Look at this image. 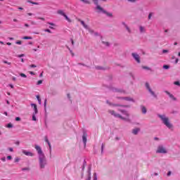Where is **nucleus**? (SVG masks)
<instances>
[{
  "label": "nucleus",
  "instance_id": "53",
  "mask_svg": "<svg viewBox=\"0 0 180 180\" xmlns=\"http://www.w3.org/2000/svg\"><path fill=\"white\" fill-rule=\"evenodd\" d=\"M49 23V25H51V26H54V23H53V22H48Z\"/></svg>",
  "mask_w": 180,
  "mask_h": 180
},
{
  "label": "nucleus",
  "instance_id": "30",
  "mask_svg": "<svg viewBox=\"0 0 180 180\" xmlns=\"http://www.w3.org/2000/svg\"><path fill=\"white\" fill-rule=\"evenodd\" d=\"M15 162H19V161H20V158H15L14 160Z\"/></svg>",
  "mask_w": 180,
  "mask_h": 180
},
{
  "label": "nucleus",
  "instance_id": "41",
  "mask_svg": "<svg viewBox=\"0 0 180 180\" xmlns=\"http://www.w3.org/2000/svg\"><path fill=\"white\" fill-rule=\"evenodd\" d=\"M22 171H29V167L22 168Z\"/></svg>",
  "mask_w": 180,
  "mask_h": 180
},
{
  "label": "nucleus",
  "instance_id": "47",
  "mask_svg": "<svg viewBox=\"0 0 180 180\" xmlns=\"http://www.w3.org/2000/svg\"><path fill=\"white\" fill-rule=\"evenodd\" d=\"M15 144H16V146H19V145L20 144V142L18 141H17L15 143Z\"/></svg>",
  "mask_w": 180,
  "mask_h": 180
},
{
  "label": "nucleus",
  "instance_id": "60",
  "mask_svg": "<svg viewBox=\"0 0 180 180\" xmlns=\"http://www.w3.org/2000/svg\"><path fill=\"white\" fill-rule=\"evenodd\" d=\"M71 41H72V46H74V40L71 39Z\"/></svg>",
  "mask_w": 180,
  "mask_h": 180
},
{
  "label": "nucleus",
  "instance_id": "32",
  "mask_svg": "<svg viewBox=\"0 0 180 180\" xmlns=\"http://www.w3.org/2000/svg\"><path fill=\"white\" fill-rule=\"evenodd\" d=\"M3 63H4V64H8V65H11V62H8V60H4Z\"/></svg>",
  "mask_w": 180,
  "mask_h": 180
},
{
  "label": "nucleus",
  "instance_id": "25",
  "mask_svg": "<svg viewBox=\"0 0 180 180\" xmlns=\"http://www.w3.org/2000/svg\"><path fill=\"white\" fill-rule=\"evenodd\" d=\"M6 127H8V129H11V127H13V125L11 123H9L6 125Z\"/></svg>",
  "mask_w": 180,
  "mask_h": 180
},
{
  "label": "nucleus",
  "instance_id": "57",
  "mask_svg": "<svg viewBox=\"0 0 180 180\" xmlns=\"http://www.w3.org/2000/svg\"><path fill=\"white\" fill-rule=\"evenodd\" d=\"M169 175H171V172H168L167 173V176H169Z\"/></svg>",
  "mask_w": 180,
  "mask_h": 180
},
{
  "label": "nucleus",
  "instance_id": "56",
  "mask_svg": "<svg viewBox=\"0 0 180 180\" xmlns=\"http://www.w3.org/2000/svg\"><path fill=\"white\" fill-rule=\"evenodd\" d=\"M129 2H136V0H128Z\"/></svg>",
  "mask_w": 180,
  "mask_h": 180
},
{
  "label": "nucleus",
  "instance_id": "19",
  "mask_svg": "<svg viewBox=\"0 0 180 180\" xmlns=\"http://www.w3.org/2000/svg\"><path fill=\"white\" fill-rule=\"evenodd\" d=\"M27 2H29L30 4H32V5H39V3L34 2V1H32L30 0H28Z\"/></svg>",
  "mask_w": 180,
  "mask_h": 180
},
{
  "label": "nucleus",
  "instance_id": "23",
  "mask_svg": "<svg viewBox=\"0 0 180 180\" xmlns=\"http://www.w3.org/2000/svg\"><path fill=\"white\" fill-rule=\"evenodd\" d=\"M105 13V15H107V16H108L109 18H112V13H108L105 11V13Z\"/></svg>",
  "mask_w": 180,
  "mask_h": 180
},
{
  "label": "nucleus",
  "instance_id": "3",
  "mask_svg": "<svg viewBox=\"0 0 180 180\" xmlns=\"http://www.w3.org/2000/svg\"><path fill=\"white\" fill-rule=\"evenodd\" d=\"M162 123L167 127L168 129H172V124L169 122V119L165 115H158Z\"/></svg>",
  "mask_w": 180,
  "mask_h": 180
},
{
  "label": "nucleus",
  "instance_id": "27",
  "mask_svg": "<svg viewBox=\"0 0 180 180\" xmlns=\"http://www.w3.org/2000/svg\"><path fill=\"white\" fill-rule=\"evenodd\" d=\"M125 27H126L128 33H131V31L130 30V28H129V27L127 25H125Z\"/></svg>",
  "mask_w": 180,
  "mask_h": 180
},
{
  "label": "nucleus",
  "instance_id": "1",
  "mask_svg": "<svg viewBox=\"0 0 180 180\" xmlns=\"http://www.w3.org/2000/svg\"><path fill=\"white\" fill-rule=\"evenodd\" d=\"M35 150L37 151V154L39 155V167L41 169H44L46 168V165H47V160L46 159V156L41 150V148L38 145H35Z\"/></svg>",
  "mask_w": 180,
  "mask_h": 180
},
{
  "label": "nucleus",
  "instance_id": "21",
  "mask_svg": "<svg viewBox=\"0 0 180 180\" xmlns=\"http://www.w3.org/2000/svg\"><path fill=\"white\" fill-rule=\"evenodd\" d=\"M22 39L24 40H32V37H24Z\"/></svg>",
  "mask_w": 180,
  "mask_h": 180
},
{
  "label": "nucleus",
  "instance_id": "34",
  "mask_svg": "<svg viewBox=\"0 0 180 180\" xmlns=\"http://www.w3.org/2000/svg\"><path fill=\"white\" fill-rule=\"evenodd\" d=\"M41 84H43V80H39L37 83V85H40Z\"/></svg>",
  "mask_w": 180,
  "mask_h": 180
},
{
  "label": "nucleus",
  "instance_id": "50",
  "mask_svg": "<svg viewBox=\"0 0 180 180\" xmlns=\"http://www.w3.org/2000/svg\"><path fill=\"white\" fill-rule=\"evenodd\" d=\"M106 102H107L108 105H109L110 106H112V103H110V102H109V101H107Z\"/></svg>",
  "mask_w": 180,
  "mask_h": 180
},
{
  "label": "nucleus",
  "instance_id": "28",
  "mask_svg": "<svg viewBox=\"0 0 180 180\" xmlns=\"http://www.w3.org/2000/svg\"><path fill=\"white\" fill-rule=\"evenodd\" d=\"M103 44H104V46H106L107 47H109V46H110L109 42L103 41Z\"/></svg>",
  "mask_w": 180,
  "mask_h": 180
},
{
  "label": "nucleus",
  "instance_id": "18",
  "mask_svg": "<svg viewBox=\"0 0 180 180\" xmlns=\"http://www.w3.org/2000/svg\"><path fill=\"white\" fill-rule=\"evenodd\" d=\"M88 172H89V176L86 180H91V169H89Z\"/></svg>",
  "mask_w": 180,
  "mask_h": 180
},
{
  "label": "nucleus",
  "instance_id": "15",
  "mask_svg": "<svg viewBox=\"0 0 180 180\" xmlns=\"http://www.w3.org/2000/svg\"><path fill=\"white\" fill-rule=\"evenodd\" d=\"M45 141L49 146V149L51 150V144H50V141H49V138H47V136H45Z\"/></svg>",
  "mask_w": 180,
  "mask_h": 180
},
{
  "label": "nucleus",
  "instance_id": "40",
  "mask_svg": "<svg viewBox=\"0 0 180 180\" xmlns=\"http://www.w3.org/2000/svg\"><path fill=\"white\" fill-rule=\"evenodd\" d=\"M15 44L20 45L22 44V41H17Z\"/></svg>",
  "mask_w": 180,
  "mask_h": 180
},
{
  "label": "nucleus",
  "instance_id": "37",
  "mask_svg": "<svg viewBox=\"0 0 180 180\" xmlns=\"http://www.w3.org/2000/svg\"><path fill=\"white\" fill-rule=\"evenodd\" d=\"M15 121H16V122H20V117H15Z\"/></svg>",
  "mask_w": 180,
  "mask_h": 180
},
{
  "label": "nucleus",
  "instance_id": "44",
  "mask_svg": "<svg viewBox=\"0 0 180 180\" xmlns=\"http://www.w3.org/2000/svg\"><path fill=\"white\" fill-rule=\"evenodd\" d=\"M37 19H39L40 20H45V19L44 18H41V17H38Z\"/></svg>",
  "mask_w": 180,
  "mask_h": 180
},
{
  "label": "nucleus",
  "instance_id": "26",
  "mask_svg": "<svg viewBox=\"0 0 180 180\" xmlns=\"http://www.w3.org/2000/svg\"><path fill=\"white\" fill-rule=\"evenodd\" d=\"M80 1H82V2H84V4H91V3L89 2V1H88V0H80Z\"/></svg>",
  "mask_w": 180,
  "mask_h": 180
},
{
  "label": "nucleus",
  "instance_id": "61",
  "mask_svg": "<svg viewBox=\"0 0 180 180\" xmlns=\"http://www.w3.org/2000/svg\"><path fill=\"white\" fill-rule=\"evenodd\" d=\"M13 81H16V77H13Z\"/></svg>",
  "mask_w": 180,
  "mask_h": 180
},
{
  "label": "nucleus",
  "instance_id": "14",
  "mask_svg": "<svg viewBox=\"0 0 180 180\" xmlns=\"http://www.w3.org/2000/svg\"><path fill=\"white\" fill-rule=\"evenodd\" d=\"M139 31L141 33H146V27L139 26Z\"/></svg>",
  "mask_w": 180,
  "mask_h": 180
},
{
  "label": "nucleus",
  "instance_id": "20",
  "mask_svg": "<svg viewBox=\"0 0 180 180\" xmlns=\"http://www.w3.org/2000/svg\"><path fill=\"white\" fill-rule=\"evenodd\" d=\"M32 120L34 122H36L37 120V119L36 118V114L34 113L32 114Z\"/></svg>",
  "mask_w": 180,
  "mask_h": 180
},
{
  "label": "nucleus",
  "instance_id": "22",
  "mask_svg": "<svg viewBox=\"0 0 180 180\" xmlns=\"http://www.w3.org/2000/svg\"><path fill=\"white\" fill-rule=\"evenodd\" d=\"M37 99L39 105H41V99H40V96H37Z\"/></svg>",
  "mask_w": 180,
  "mask_h": 180
},
{
  "label": "nucleus",
  "instance_id": "33",
  "mask_svg": "<svg viewBox=\"0 0 180 180\" xmlns=\"http://www.w3.org/2000/svg\"><path fill=\"white\" fill-rule=\"evenodd\" d=\"M163 68H164L165 70H168V69L169 68V65H163Z\"/></svg>",
  "mask_w": 180,
  "mask_h": 180
},
{
  "label": "nucleus",
  "instance_id": "29",
  "mask_svg": "<svg viewBox=\"0 0 180 180\" xmlns=\"http://www.w3.org/2000/svg\"><path fill=\"white\" fill-rule=\"evenodd\" d=\"M20 75L22 77V78H27V76H26V75H25L24 73H20Z\"/></svg>",
  "mask_w": 180,
  "mask_h": 180
},
{
  "label": "nucleus",
  "instance_id": "12",
  "mask_svg": "<svg viewBox=\"0 0 180 180\" xmlns=\"http://www.w3.org/2000/svg\"><path fill=\"white\" fill-rule=\"evenodd\" d=\"M166 94L169 96V98L171 99H172V101H176V98H175V96H174V95H172L171 93H169V91H165Z\"/></svg>",
  "mask_w": 180,
  "mask_h": 180
},
{
  "label": "nucleus",
  "instance_id": "38",
  "mask_svg": "<svg viewBox=\"0 0 180 180\" xmlns=\"http://www.w3.org/2000/svg\"><path fill=\"white\" fill-rule=\"evenodd\" d=\"M46 106H47V100L45 99V101H44V109H46Z\"/></svg>",
  "mask_w": 180,
  "mask_h": 180
},
{
  "label": "nucleus",
  "instance_id": "35",
  "mask_svg": "<svg viewBox=\"0 0 180 180\" xmlns=\"http://www.w3.org/2000/svg\"><path fill=\"white\" fill-rule=\"evenodd\" d=\"M97 179H98V178L96 176V173H94V180H97Z\"/></svg>",
  "mask_w": 180,
  "mask_h": 180
},
{
  "label": "nucleus",
  "instance_id": "9",
  "mask_svg": "<svg viewBox=\"0 0 180 180\" xmlns=\"http://www.w3.org/2000/svg\"><path fill=\"white\" fill-rule=\"evenodd\" d=\"M132 57H134V60H136L139 63H140V56L136 53H132Z\"/></svg>",
  "mask_w": 180,
  "mask_h": 180
},
{
  "label": "nucleus",
  "instance_id": "48",
  "mask_svg": "<svg viewBox=\"0 0 180 180\" xmlns=\"http://www.w3.org/2000/svg\"><path fill=\"white\" fill-rule=\"evenodd\" d=\"M8 86H10V88H11L12 89H13L14 88L13 84H8Z\"/></svg>",
  "mask_w": 180,
  "mask_h": 180
},
{
  "label": "nucleus",
  "instance_id": "64",
  "mask_svg": "<svg viewBox=\"0 0 180 180\" xmlns=\"http://www.w3.org/2000/svg\"><path fill=\"white\" fill-rule=\"evenodd\" d=\"M9 40H13V38L10 37V38H9Z\"/></svg>",
  "mask_w": 180,
  "mask_h": 180
},
{
  "label": "nucleus",
  "instance_id": "55",
  "mask_svg": "<svg viewBox=\"0 0 180 180\" xmlns=\"http://www.w3.org/2000/svg\"><path fill=\"white\" fill-rule=\"evenodd\" d=\"M30 75H34V72H30Z\"/></svg>",
  "mask_w": 180,
  "mask_h": 180
},
{
  "label": "nucleus",
  "instance_id": "2",
  "mask_svg": "<svg viewBox=\"0 0 180 180\" xmlns=\"http://www.w3.org/2000/svg\"><path fill=\"white\" fill-rule=\"evenodd\" d=\"M120 111L121 112V113H122V115H124V116H127V118L123 117L120 114L116 113V112H115L114 110H110L108 112L109 113H110V115H112V116H114V117H118L119 119H122V120H126V122H130V119H129V112L124 110H120Z\"/></svg>",
  "mask_w": 180,
  "mask_h": 180
},
{
  "label": "nucleus",
  "instance_id": "10",
  "mask_svg": "<svg viewBox=\"0 0 180 180\" xmlns=\"http://www.w3.org/2000/svg\"><path fill=\"white\" fill-rule=\"evenodd\" d=\"M86 137H88V134H86V133H85V132L83 133L82 140H83L84 147H85V146H86V141H87Z\"/></svg>",
  "mask_w": 180,
  "mask_h": 180
},
{
  "label": "nucleus",
  "instance_id": "6",
  "mask_svg": "<svg viewBox=\"0 0 180 180\" xmlns=\"http://www.w3.org/2000/svg\"><path fill=\"white\" fill-rule=\"evenodd\" d=\"M57 13H58V15H60L61 16L65 17V19L68 22H69V23H71V19H70V18H68V16H67V15H65V12H64V10H61V9L58 10V11H57Z\"/></svg>",
  "mask_w": 180,
  "mask_h": 180
},
{
  "label": "nucleus",
  "instance_id": "8",
  "mask_svg": "<svg viewBox=\"0 0 180 180\" xmlns=\"http://www.w3.org/2000/svg\"><path fill=\"white\" fill-rule=\"evenodd\" d=\"M22 154H25V155H27L28 157H33L34 154L30 151H27L26 150H22Z\"/></svg>",
  "mask_w": 180,
  "mask_h": 180
},
{
  "label": "nucleus",
  "instance_id": "39",
  "mask_svg": "<svg viewBox=\"0 0 180 180\" xmlns=\"http://www.w3.org/2000/svg\"><path fill=\"white\" fill-rule=\"evenodd\" d=\"M174 85H178L179 86H180L179 82H174Z\"/></svg>",
  "mask_w": 180,
  "mask_h": 180
},
{
  "label": "nucleus",
  "instance_id": "59",
  "mask_svg": "<svg viewBox=\"0 0 180 180\" xmlns=\"http://www.w3.org/2000/svg\"><path fill=\"white\" fill-rule=\"evenodd\" d=\"M4 115H5V116H8V112H4Z\"/></svg>",
  "mask_w": 180,
  "mask_h": 180
},
{
  "label": "nucleus",
  "instance_id": "16",
  "mask_svg": "<svg viewBox=\"0 0 180 180\" xmlns=\"http://www.w3.org/2000/svg\"><path fill=\"white\" fill-rule=\"evenodd\" d=\"M140 129L139 128L134 129L132 131L133 134H138Z\"/></svg>",
  "mask_w": 180,
  "mask_h": 180
},
{
  "label": "nucleus",
  "instance_id": "4",
  "mask_svg": "<svg viewBox=\"0 0 180 180\" xmlns=\"http://www.w3.org/2000/svg\"><path fill=\"white\" fill-rule=\"evenodd\" d=\"M157 154H167L168 149L166 148L163 145H159L156 150Z\"/></svg>",
  "mask_w": 180,
  "mask_h": 180
},
{
  "label": "nucleus",
  "instance_id": "13",
  "mask_svg": "<svg viewBox=\"0 0 180 180\" xmlns=\"http://www.w3.org/2000/svg\"><path fill=\"white\" fill-rule=\"evenodd\" d=\"M141 112L143 113V115H146L147 113V108L144 105L141 106Z\"/></svg>",
  "mask_w": 180,
  "mask_h": 180
},
{
  "label": "nucleus",
  "instance_id": "31",
  "mask_svg": "<svg viewBox=\"0 0 180 180\" xmlns=\"http://www.w3.org/2000/svg\"><path fill=\"white\" fill-rule=\"evenodd\" d=\"M117 92H120L121 94H126V92L124 90L120 89L117 90Z\"/></svg>",
  "mask_w": 180,
  "mask_h": 180
},
{
  "label": "nucleus",
  "instance_id": "54",
  "mask_svg": "<svg viewBox=\"0 0 180 180\" xmlns=\"http://www.w3.org/2000/svg\"><path fill=\"white\" fill-rule=\"evenodd\" d=\"M178 61H179V60L178 58H176V60H175V63L178 64Z\"/></svg>",
  "mask_w": 180,
  "mask_h": 180
},
{
  "label": "nucleus",
  "instance_id": "51",
  "mask_svg": "<svg viewBox=\"0 0 180 180\" xmlns=\"http://www.w3.org/2000/svg\"><path fill=\"white\" fill-rule=\"evenodd\" d=\"M27 15H28V16H33V13H28Z\"/></svg>",
  "mask_w": 180,
  "mask_h": 180
},
{
  "label": "nucleus",
  "instance_id": "58",
  "mask_svg": "<svg viewBox=\"0 0 180 180\" xmlns=\"http://www.w3.org/2000/svg\"><path fill=\"white\" fill-rule=\"evenodd\" d=\"M7 45H8V46H11V45H12V44H11V43H10V42H7Z\"/></svg>",
  "mask_w": 180,
  "mask_h": 180
},
{
  "label": "nucleus",
  "instance_id": "11",
  "mask_svg": "<svg viewBox=\"0 0 180 180\" xmlns=\"http://www.w3.org/2000/svg\"><path fill=\"white\" fill-rule=\"evenodd\" d=\"M31 106L32 108H33L34 111V114L37 115V113H39V110H37V105L34 103H31Z\"/></svg>",
  "mask_w": 180,
  "mask_h": 180
},
{
  "label": "nucleus",
  "instance_id": "36",
  "mask_svg": "<svg viewBox=\"0 0 180 180\" xmlns=\"http://www.w3.org/2000/svg\"><path fill=\"white\" fill-rule=\"evenodd\" d=\"M17 57H18V58H21V57H25V54L18 55Z\"/></svg>",
  "mask_w": 180,
  "mask_h": 180
},
{
  "label": "nucleus",
  "instance_id": "62",
  "mask_svg": "<svg viewBox=\"0 0 180 180\" xmlns=\"http://www.w3.org/2000/svg\"><path fill=\"white\" fill-rule=\"evenodd\" d=\"M1 161H5V158H2Z\"/></svg>",
  "mask_w": 180,
  "mask_h": 180
},
{
  "label": "nucleus",
  "instance_id": "63",
  "mask_svg": "<svg viewBox=\"0 0 180 180\" xmlns=\"http://www.w3.org/2000/svg\"><path fill=\"white\" fill-rule=\"evenodd\" d=\"M25 27H29V25L27 24L25 25Z\"/></svg>",
  "mask_w": 180,
  "mask_h": 180
},
{
  "label": "nucleus",
  "instance_id": "49",
  "mask_svg": "<svg viewBox=\"0 0 180 180\" xmlns=\"http://www.w3.org/2000/svg\"><path fill=\"white\" fill-rule=\"evenodd\" d=\"M30 67L31 68H36L37 66L35 65H31Z\"/></svg>",
  "mask_w": 180,
  "mask_h": 180
},
{
  "label": "nucleus",
  "instance_id": "45",
  "mask_svg": "<svg viewBox=\"0 0 180 180\" xmlns=\"http://www.w3.org/2000/svg\"><path fill=\"white\" fill-rule=\"evenodd\" d=\"M151 16H153V13H150L148 15V19H151Z\"/></svg>",
  "mask_w": 180,
  "mask_h": 180
},
{
  "label": "nucleus",
  "instance_id": "17",
  "mask_svg": "<svg viewBox=\"0 0 180 180\" xmlns=\"http://www.w3.org/2000/svg\"><path fill=\"white\" fill-rule=\"evenodd\" d=\"M122 99H124V101H129L130 102H134V100L131 98H129V97H124Z\"/></svg>",
  "mask_w": 180,
  "mask_h": 180
},
{
  "label": "nucleus",
  "instance_id": "7",
  "mask_svg": "<svg viewBox=\"0 0 180 180\" xmlns=\"http://www.w3.org/2000/svg\"><path fill=\"white\" fill-rule=\"evenodd\" d=\"M145 86H146V89L148 91V92L150 94V95H152V96H153V98H157V94H155V92H154V91H153V89H151V87L150 86V84L146 82L145 84Z\"/></svg>",
  "mask_w": 180,
  "mask_h": 180
},
{
  "label": "nucleus",
  "instance_id": "42",
  "mask_svg": "<svg viewBox=\"0 0 180 180\" xmlns=\"http://www.w3.org/2000/svg\"><path fill=\"white\" fill-rule=\"evenodd\" d=\"M44 32H47L48 33H51V31L49 29L44 30Z\"/></svg>",
  "mask_w": 180,
  "mask_h": 180
},
{
  "label": "nucleus",
  "instance_id": "24",
  "mask_svg": "<svg viewBox=\"0 0 180 180\" xmlns=\"http://www.w3.org/2000/svg\"><path fill=\"white\" fill-rule=\"evenodd\" d=\"M142 68L143 70H148V71H151V68L147 67V66H143Z\"/></svg>",
  "mask_w": 180,
  "mask_h": 180
},
{
  "label": "nucleus",
  "instance_id": "52",
  "mask_svg": "<svg viewBox=\"0 0 180 180\" xmlns=\"http://www.w3.org/2000/svg\"><path fill=\"white\" fill-rule=\"evenodd\" d=\"M162 53H168V50L164 49V50L162 51Z\"/></svg>",
  "mask_w": 180,
  "mask_h": 180
},
{
  "label": "nucleus",
  "instance_id": "5",
  "mask_svg": "<svg viewBox=\"0 0 180 180\" xmlns=\"http://www.w3.org/2000/svg\"><path fill=\"white\" fill-rule=\"evenodd\" d=\"M79 22H81V25H82V26L84 27V29H86L87 30H89V33H91V34H93L94 36H98V32H94V30H91L89 28V27H88V25L86 24H85V22L82 21V20H79Z\"/></svg>",
  "mask_w": 180,
  "mask_h": 180
},
{
  "label": "nucleus",
  "instance_id": "43",
  "mask_svg": "<svg viewBox=\"0 0 180 180\" xmlns=\"http://www.w3.org/2000/svg\"><path fill=\"white\" fill-rule=\"evenodd\" d=\"M7 160H12V156H11V155L7 156Z\"/></svg>",
  "mask_w": 180,
  "mask_h": 180
},
{
  "label": "nucleus",
  "instance_id": "46",
  "mask_svg": "<svg viewBox=\"0 0 180 180\" xmlns=\"http://www.w3.org/2000/svg\"><path fill=\"white\" fill-rule=\"evenodd\" d=\"M8 150L11 151V153H13V148H8Z\"/></svg>",
  "mask_w": 180,
  "mask_h": 180
}]
</instances>
